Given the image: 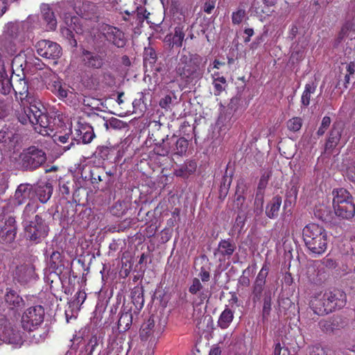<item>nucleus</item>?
I'll return each instance as SVG.
<instances>
[{
	"instance_id": "1",
	"label": "nucleus",
	"mask_w": 355,
	"mask_h": 355,
	"mask_svg": "<svg viewBox=\"0 0 355 355\" xmlns=\"http://www.w3.org/2000/svg\"><path fill=\"white\" fill-rule=\"evenodd\" d=\"M26 105L28 106L23 105V109L18 111L17 117L19 121L22 124L31 123L34 130L41 135L48 134V130H51L52 121L40 99L26 101Z\"/></svg>"
},
{
	"instance_id": "2",
	"label": "nucleus",
	"mask_w": 355,
	"mask_h": 355,
	"mask_svg": "<svg viewBox=\"0 0 355 355\" xmlns=\"http://www.w3.org/2000/svg\"><path fill=\"white\" fill-rule=\"evenodd\" d=\"M347 295L345 291L334 289L314 295L311 300L310 306L317 315H326L345 306Z\"/></svg>"
},
{
	"instance_id": "3",
	"label": "nucleus",
	"mask_w": 355,
	"mask_h": 355,
	"mask_svg": "<svg viewBox=\"0 0 355 355\" xmlns=\"http://www.w3.org/2000/svg\"><path fill=\"white\" fill-rule=\"evenodd\" d=\"M302 234L304 243L309 254L317 257L326 252L329 239L323 226L315 223L308 224L304 227Z\"/></svg>"
},
{
	"instance_id": "4",
	"label": "nucleus",
	"mask_w": 355,
	"mask_h": 355,
	"mask_svg": "<svg viewBox=\"0 0 355 355\" xmlns=\"http://www.w3.org/2000/svg\"><path fill=\"white\" fill-rule=\"evenodd\" d=\"M175 71L177 76L180 78V80L187 85L198 82L204 73V70L200 66V58L196 54L193 55L190 53L180 55Z\"/></svg>"
},
{
	"instance_id": "5",
	"label": "nucleus",
	"mask_w": 355,
	"mask_h": 355,
	"mask_svg": "<svg viewBox=\"0 0 355 355\" xmlns=\"http://www.w3.org/2000/svg\"><path fill=\"white\" fill-rule=\"evenodd\" d=\"M49 228L42 216L35 215L33 220L24 225V236L33 244L41 243L46 237Z\"/></svg>"
},
{
	"instance_id": "6",
	"label": "nucleus",
	"mask_w": 355,
	"mask_h": 355,
	"mask_svg": "<svg viewBox=\"0 0 355 355\" xmlns=\"http://www.w3.org/2000/svg\"><path fill=\"white\" fill-rule=\"evenodd\" d=\"M46 160L45 151L35 146L24 148L19 155L20 164L26 171H35L42 166Z\"/></svg>"
},
{
	"instance_id": "7",
	"label": "nucleus",
	"mask_w": 355,
	"mask_h": 355,
	"mask_svg": "<svg viewBox=\"0 0 355 355\" xmlns=\"http://www.w3.org/2000/svg\"><path fill=\"white\" fill-rule=\"evenodd\" d=\"M0 340L3 343L20 347L25 341V333L13 327L6 318H0Z\"/></svg>"
},
{
	"instance_id": "8",
	"label": "nucleus",
	"mask_w": 355,
	"mask_h": 355,
	"mask_svg": "<svg viewBox=\"0 0 355 355\" xmlns=\"http://www.w3.org/2000/svg\"><path fill=\"white\" fill-rule=\"evenodd\" d=\"M45 310L40 305L28 307L21 317V324L25 331H33L44 321Z\"/></svg>"
},
{
	"instance_id": "9",
	"label": "nucleus",
	"mask_w": 355,
	"mask_h": 355,
	"mask_svg": "<svg viewBox=\"0 0 355 355\" xmlns=\"http://www.w3.org/2000/svg\"><path fill=\"white\" fill-rule=\"evenodd\" d=\"M96 135L92 125L87 123L78 121L74 131H71V141L64 147V150H69L76 146V144H89Z\"/></svg>"
},
{
	"instance_id": "10",
	"label": "nucleus",
	"mask_w": 355,
	"mask_h": 355,
	"mask_svg": "<svg viewBox=\"0 0 355 355\" xmlns=\"http://www.w3.org/2000/svg\"><path fill=\"white\" fill-rule=\"evenodd\" d=\"M166 147L157 148V155L166 156L168 154L182 156L188 150V139L184 137L176 138L173 136L170 139H167Z\"/></svg>"
},
{
	"instance_id": "11",
	"label": "nucleus",
	"mask_w": 355,
	"mask_h": 355,
	"mask_svg": "<svg viewBox=\"0 0 355 355\" xmlns=\"http://www.w3.org/2000/svg\"><path fill=\"white\" fill-rule=\"evenodd\" d=\"M13 91L16 98L20 101L21 105H26V101H33L35 98H38L34 92H31L28 89V81L24 77H19L18 74L14 76Z\"/></svg>"
},
{
	"instance_id": "12",
	"label": "nucleus",
	"mask_w": 355,
	"mask_h": 355,
	"mask_svg": "<svg viewBox=\"0 0 355 355\" xmlns=\"http://www.w3.org/2000/svg\"><path fill=\"white\" fill-rule=\"evenodd\" d=\"M99 31L105 40L117 48H123L126 44L124 33L117 27L103 24L99 28Z\"/></svg>"
},
{
	"instance_id": "13",
	"label": "nucleus",
	"mask_w": 355,
	"mask_h": 355,
	"mask_svg": "<svg viewBox=\"0 0 355 355\" xmlns=\"http://www.w3.org/2000/svg\"><path fill=\"white\" fill-rule=\"evenodd\" d=\"M76 13L80 17L83 22V19L89 21H97L99 19V10L96 3L91 1H83L76 3L74 7ZM83 24L86 27L89 28V26ZM90 29V28H89Z\"/></svg>"
},
{
	"instance_id": "14",
	"label": "nucleus",
	"mask_w": 355,
	"mask_h": 355,
	"mask_svg": "<svg viewBox=\"0 0 355 355\" xmlns=\"http://www.w3.org/2000/svg\"><path fill=\"white\" fill-rule=\"evenodd\" d=\"M35 47L37 54L45 58L58 59L62 55L60 45L51 40H40L36 43Z\"/></svg>"
},
{
	"instance_id": "15",
	"label": "nucleus",
	"mask_w": 355,
	"mask_h": 355,
	"mask_svg": "<svg viewBox=\"0 0 355 355\" xmlns=\"http://www.w3.org/2000/svg\"><path fill=\"white\" fill-rule=\"evenodd\" d=\"M66 24L69 25V28H63L61 29V32L63 35L70 40V43L73 46H77V41L74 37L72 29L78 34L89 33V28L86 27L83 20L80 19L79 17H71L70 23L69 21H66Z\"/></svg>"
},
{
	"instance_id": "16",
	"label": "nucleus",
	"mask_w": 355,
	"mask_h": 355,
	"mask_svg": "<svg viewBox=\"0 0 355 355\" xmlns=\"http://www.w3.org/2000/svg\"><path fill=\"white\" fill-rule=\"evenodd\" d=\"M21 139V135L14 127L3 126L0 130V144L7 150H12Z\"/></svg>"
},
{
	"instance_id": "17",
	"label": "nucleus",
	"mask_w": 355,
	"mask_h": 355,
	"mask_svg": "<svg viewBox=\"0 0 355 355\" xmlns=\"http://www.w3.org/2000/svg\"><path fill=\"white\" fill-rule=\"evenodd\" d=\"M236 249V245L232 238L222 239L218 242L214 255L218 254L219 261H225L232 257Z\"/></svg>"
},
{
	"instance_id": "18",
	"label": "nucleus",
	"mask_w": 355,
	"mask_h": 355,
	"mask_svg": "<svg viewBox=\"0 0 355 355\" xmlns=\"http://www.w3.org/2000/svg\"><path fill=\"white\" fill-rule=\"evenodd\" d=\"M17 233L15 217L9 216L5 224L0 228V242L10 243L14 241Z\"/></svg>"
},
{
	"instance_id": "19",
	"label": "nucleus",
	"mask_w": 355,
	"mask_h": 355,
	"mask_svg": "<svg viewBox=\"0 0 355 355\" xmlns=\"http://www.w3.org/2000/svg\"><path fill=\"white\" fill-rule=\"evenodd\" d=\"M189 28H185L184 24H179L174 28L173 34L166 35L164 41L168 44L171 48H181L184 40L185 33Z\"/></svg>"
},
{
	"instance_id": "20",
	"label": "nucleus",
	"mask_w": 355,
	"mask_h": 355,
	"mask_svg": "<svg viewBox=\"0 0 355 355\" xmlns=\"http://www.w3.org/2000/svg\"><path fill=\"white\" fill-rule=\"evenodd\" d=\"M344 130L345 125L343 123L340 121L334 123L325 143L326 150H329V149H334L336 147L340 142Z\"/></svg>"
},
{
	"instance_id": "21",
	"label": "nucleus",
	"mask_w": 355,
	"mask_h": 355,
	"mask_svg": "<svg viewBox=\"0 0 355 355\" xmlns=\"http://www.w3.org/2000/svg\"><path fill=\"white\" fill-rule=\"evenodd\" d=\"M82 60L85 66L92 69H101L105 64V56L99 53L84 49L82 53Z\"/></svg>"
},
{
	"instance_id": "22",
	"label": "nucleus",
	"mask_w": 355,
	"mask_h": 355,
	"mask_svg": "<svg viewBox=\"0 0 355 355\" xmlns=\"http://www.w3.org/2000/svg\"><path fill=\"white\" fill-rule=\"evenodd\" d=\"M133 321L132 307L123 306L121 315L118 320V329L121 331H125L130 329Z\"/></svg>"
},
{
	"instance_id": "23",
	"label": "nucleus",
	"mask_w": 355,
	"mask_h": 355,
	"mask_svg": "<svg viewBox=\"0 0 355 355\" xmlns=\"http://www.w3.org/2000/svg\"><path fill=\"white\" fill-rule=\"evenodd\" d=\"M47 89L50 90L51 93L56 95L60 99L65 98L68 95V89L66 85H63L61 80L59 78H53L48 82L46 85Z\"/></svg>"
},
{
	"instance_id": "24",
	"label": "nucleus",
	"mask_w": 355,
	"mask_h": 355,
	"mask_svg": "<svg viewBox=\"0 0 355 355\" xmlns=\"http://www.w3.org/2000/svg\"><path fill=\"white\" fill-rule=\"evenodd\" d=\"M197 166L198 164L195 160L188 159L175 169L174 175L182 178H188L189 176L195 173Z\"/></svg>"
},
{
	"instance_id": "25",
	"label": "nucleus",
	"mask_w": 355,
	"mask_h": 355,
	"mask_svg": "<svg viewBox=\"0 0 355 355\" xmlns=\"http://www.w3.org/2000/svg\"><path fill=\"white\" fill-rule=\"evenodd\" d=\"M4 298L8 307L11 310H15V309L24 306V300L15 290L7 288Z\"/></svg>"
},
{
	"instance_id": "26",
	"label": "nucleus",
	"mask_w": 355,
	"mask_h": 355,
	"mask_svg": "<svg viewBox=\"0 0 355 355\" xmlns=\"http://www.w3.org/2000/svg\"><path fill=\"white\" fill-rule=\"evenodd\" d=\"M34 196V190L31 184H21L15 193V200L18 205L24 204L26 200Z\"/></svg>"
},
{
	"instance_id": "27",
	"label": "nucleus",
	"mask_w": 355,
	"mask_h": 355,
	"mask_svg": "<svg viewBox=\"0 0 355 355\" xmlns=\"http://www.w3.org/2000/svg\"><path fill=\"white\" fill-rule=\"evenodd\" d=\"M131 299L135 306L134 313L139 314L141 309L144 308V287L136 286L131 291Z\"/></svg>"
},
{
	"instance_id": "28",
	"label": "nucleus",
	"mask_w": 355,
	"mask_h": 355,
	"mask_svg": "<svg viewBox=\"0 0 355 355\" xmlns=\"http://www.w3.org/2000/svg\"><path fill=\"white\" fill-rule=\"evenodd\" d=\"M338 216L344 218H350L354 216L355 205L354 204L352 196L347 199L345 202L341 204L334 210Z\"/></svg>"
},
{
	"instance_id": "29",
	"label": "nucleus",
	"mask_w": 355,
	"mask_h": 355,
	"mask_svg": "<svg viewBox=\"0 0 355 355\" xmlns=\"http://www.w3.org/2000/svg\"><path fill=\"white\" fill-rule=\"evenodd\" d=\"M105 176L103 168H94L90 171V180L92 187L98 189V191H104L108 189V186H101V183L105 181Z\"/></svg>"
},
{
	"instance_id": "30",
	"label": "nucleus",
	"mask_w": 355,
	"mask_h": 355,
	"mask_svg": "<svg viewBox=\"0 0 355 355\" xmlns=\"http://www.w3.org/2000/svg\"><path fill=\"white\" fill-rule=\"evenodd\" d=\"M202 288L203 286L200 279L198 277H194L188 290L189 292H190V293L192 295H197L199 293L200 301L201 302H203L205 300H209L211 294L209 291H202Z\"/></svg>"
},
{
	"instance_id": "31",
	"label": "nucleus",
	"mask_w": 355,
	"mask_h": 355,
	"mask_svg": "<svg viewBox=\"0 0 355 355\" xmlns=\"http://www.w3.org/2000/svg\"><path fill=\"white\" fill-rule=\"evenodd\" d=\"M282 204V198L276 196L268 202L266 206V216L270 218H275L279 216V209Z\"/></svg>"
},
{
	"instance_id": "32",
	"label": "nucleus",
	"mask_w": 355,
	"mask_h": 355,
	"mask_svg": "<svg viewBox=\"0 0 355 355\" xmlns=\"http://www.w3.org/2000/svg\"><path fill=\"white\" fill-rule=\"evenodd\" d=\"M53 189L50 183L40 184L34 190V193L37 196L41 203H46L52 196Z\"/></svg>"
},
{
	"instance_id": "33",
	"label": "nucleus",
	"mask_w": 355,
	"mask_h": 355,
	"mask_svg": "<svg viewBox=\"0 0 355 355\" xmlns=\"http://www.w3.org/2000/svg\"><path fill=\"white\" fill-rule=\"evenodd\" d=\"M35 268L31 265H21L17 266L16 276L19 282H28L34 277Z\"/></svg>"
},
{
	"instance_id": "34",
	"label": "nucleus",
	"mask_w": 355,
	"mask_h": 355,
	"mask_svg": "<svg viewBox=\"0 0 355 355\" xmlns=\"http://www.w3.org/2000/svg\"><path fill=\"white\" fill-rule=\"evenodd\" d=\"M149 139L153 140L155 147L153 151L157 155V148L158 147H167V142L165 143V139L168 138V135H162L160 130L153 131L151 134H149Z\"/></svg>"
},
{
	"instance_id": "35",
	"label": "nucleus",
	"mask_w": 355,
	"mask_h": 355,
	"mask_svg": "<svg viewBox=\"0 0 355 355\" xmlns=\"http://www.w3.org/2000/svg\"><path fill=\"white\" fill-rule=\"evenodd\" d=\"M334 194V200H333V205L334 209H336L341 204L345 203L349 198L352 196L349 192H348L344 188L337 189V190L333 191Z\"/></svg>"
},
{
	"instance_id": "36",
	"label": "nucleus",
	"mask_w": 355,
	"mask_h": 355,
	"mask_svg": "<svg viewBox=\"0 0 355 355\" xmlns=\"http://www.w3.org/2000/svg\"><path fill=\"white\" fill-rule=\"evenodd\" d=\"M265 291L270 290L266 289V285L263 284V283H260L254 280L252 285V302L254 304L259 302L261 298H263Z\"/></svg>"
},
{
	"instance_id": "37",
	"label": "nucleus",
	"mask_w": 355,
	"mask_h": 355,
	"mask_svg": "<svg viewBox=\"0 0 355 355\" xmlns=\"http://www.w3.org/2000/svg\"><path fill=\"white\" fill-rule=\"evenodd\" d=\"M49 266L56 272H62L64 268V265L60 252H53L51 253V257L49 258Z\"/></svg>"
},
{
	"instance_id": "38",
	"label": "nucleus",
	"mask_w": 355,
	"mask_h": 355,
	"mask_svg": "<svg viewBox=\"0 0 355 355\" xmlns=\"http://www.w3.org/2000/svg\"><path fill=\"white\" fill-rule=\"evenodd\" d=\"M234 312L229 307H225L218 319V325L221 329H226L230 327L234 319Z\"/></svg>"
},
{
	"instance_id": "39",
	"label": "nucleus",
	"mask_w": 355,
	"mask_h": 355,
	"mask_svg": "<svg viewBox=\"0 0 355 355\" xmlns=\"http://www.w3.org/2000/svg\"><path fill=\"white\" fill-rule=\"evenodd\" d=\"M272 310V293L271 291H265L263 298L262 320H268Z\"/></svg>"
},
{
	"instance_id": "40",
	"label": "nucleus",
	"mask_w": 355,
	"mask_h": 355,
	"mask_svg": "<svg viewBox=\"0 0 355 355\" xmlns=\"http://www.w3.org/2000/svg\"><path fill=\"white\" fill-rule=\"evenodd\" d=\"M316 89L317 85L314 82L309 83L305 85L301 96V103L303 106H309L311 94L315 92Z\"/></svg>"
},
{
	"instance_id": "41",
	"label": "nucleus",
	"mask_w": 355,
	"mask_h": 355,
	"mask_svg": "<svg viewBox=\"0 0 355 355\" xmlns=\"http://www.w3.org/2000/svg\"><path fill=\"white\" fill-rule=\"evenodd\" d=\"M130 207V201L118 200L112 205V212L114 216L121 217L124 216Z\"/></svg>"
},
{
	"instance_id": "42",
	"label": "nucleus",
	"mask_w": 355,
	"mask_h": 355,
	"mask_svg": "<svg viewBox=\"0 0 355 355\" xmlns=\"http://www.w3.org/2000/svg\"><path fill=\"white\" fill-rule=\"evenodd\" d=\"M214 87V94L215 96H220L223 94V91H225L227 85V80L225 76L218 78L211 82Z\"/></svg>"
},
{
	"instance_id": "43",
	"label": "nucleus",
	"mask_w": 355,
	"mask_h": 355,
	"mask_svg": "<svg viewBox=\"0 0 355 355\" xmlns=\"http://www.w3.org/2000/svg\"><path fill=\"white\" fill-rule=\"evenodd\" d=\"M43 19L47 24V28L50 30H55L57 27V20L53 13L49 8L44 10L42 12Z\"/></svg>"
},
{
	"instance_id": "44",
	"label": "nucleus",
	"mask_w": 355,
	"mask_h": 355,
	"mask_svg": "<svg viewBox=\"0 0 355 355\" xmlns=\"http://www.w3.org/2000/svg\"><path fill=\"white\" fill-rule=\"evenodd\" d=\"M37 205H35L34 202H29L28 203L25 208L24 209L23 213H22V219H23V224L24 226V223H27L28 221L33 220V219H31V217L35 215V214L37 211Z\"/></svg>"
},
{
	"instance_id": "45",
	"label": "nucleus",
	"mask_w": 355,
	"mask_h": 355,
	"mask_svg": "<svg viewBox=\"0 0 355 355\" xmlns=\"http://www.w3.org/2000/svg\"><path fill=\"white\" fill-rule=\"evenodd\" d=\"M232 178H229L227 175L223 176L221 180L220 187L219 189V198L221 200L225 199L232 183Z\"/></svg>"
},
{
	"instance_id": "46",
	"label": "nucleus",
	"mask_w": 355,
	"mask_h": 355,
	"mask_svg": "<svg viewBox=\"0 0 355 355\" xmlns=\"http://www.w3.org/2000/svg\"><path fill=\"white\" fill-rule=\"evenodd\" d=\"M99 345V338L96 335H92L85 345V352L88 355H93L94 352Z\"/></svg>"
},
{
	"instance_id": "47",
	"label": "nucleus",
	"mask_w": 355,
	"mask_h": 355,
	"mask_svg": "<svg viewBox=\"0 0 355 355\" xmlns=\"http://www.w3.org/2000/svg\"><path fill=\"white\" fill-rule=\"evenodd\" d=\"M104 121V125L106 128H112L114 130H123V128H126L127 123L121 119L112 117L109 119L108 121Z\"/></svg>"
},
{
	"instance_id": "48",
	"label": "nucleus",
	"mask_w": 355,
	"mask_h": 355,
	"mask_svg": "<svg viewBox=\"0 0 355 355\" xmlns=\"http://www.w3.org/2000/svg\"><path fill=\"white\" fill-rule=\"evenodd\" d=\"M270 271V263L266 261L255 278V281L266 286V278Z\"/></svg>"
},
{
	"instance_id": "49",
	"label": "nucleus",
	"mask_w": 355,
	"mask_h": 355,
	"mask_svg": "<svg viewBox=\"0 0 355 355\" xmlns=\"http://www.w3.org/2000/svg\"><path fill=\"white\" fill-rule=\"evenodd\" d=\"M13 80L14 76H12L10 78H5L1 81L0 92L1 94H8L10 93L11 90H13Z\"/></svg>"
},
{
	"instance_id": "50",
	"label": "nucleus",
	"mask_w": 355,
	"mask_h": 355,
	"mask_svg": "<svg viewBox=\"0 0 355 355\" xmlns=\"http://www.w3.org/2000/svg\"><path fill=\"white\" fill-rule=\"evenodd\" d=\"M309 355H331V350L321 344H315L309 347Z\"/></svg>"
},
{
	"instance_id": "51",
	"label": "nucleus",
	"mask_w": 355,
	"mask_h": 355,
	"mask_svg": "<svg viewBox=\"0 0 355 355\" xmlns=\"http://www.w3.org/2000/svg\"><path fill=\"white\" fill-rule=\"evenodd\" d=\"M157 59V53L155 50L151 47L145 48L144 53V62H147L150 64L155 63Z\"/></svg>"
},
{
	"instance_id": "52",
	"label": "nucleus",
	"mask_w": 355,
	"mask_h": 355,
	"mask_svg": "<svg viewBox=\"0 0 355 355\" xmlns=\"http://www.w3.org/2000/svg\"><path fill=\"white\" fill-rule=\"evenodd\" d=\"M155 327V320L153 316H150L146 322L144 323L141 327V334L149 336L153 331Z\"/></svg>"
},
{
	"instance_id": "53",
	"label": "nucleus",
	"mask_w": 355,
	"mask_h": 355,
	"mask_svg": "<svg viewBox=\"0 0 355 355\" xmlns=\"http://www.w3.org/2000/svg\"><path fill=\"white\" fill-rule=\"evenodd\" d=\"M286 125L291 131L297 132L300 130L302 126V119L300 117H293L286 122Z\"/></svg>"
},
{
	"instance_id": "54",
	"label": "nucleus",
	"mask_w": 355,
	"mask_h": 355,
	"mask_svg": "<svg viewBox=\"0 0 355 355\" xmlns=\"http://www.w3.org/2000/svg\"><path fill=\"white\" fill-rule=\"evenodd\" d=\"M72 133L71 134H64L62 135H58L55 137V141L58 144H61V148L63 151H65L64 147L65 145H68L71 141Z\"/></svg>"
},
{
	"instance_id": "55",
	"label": "nucleus",
	"mask_w": 355,
	"mask_h": 355,
	"mask_svg": "<svg viewBox=\"0 0 355 355\" xmlns=\"http://www.w3.org/2000/svg\"><path fill=\"white\" fill-rule=\"evenodd\" d=\"M291 187L286 192V197L289 198L293 201H295L297 200V196L298 193V187L297 184L293 182H291L290 183Z\"/></svg>"
},
{
	"instance_id": "56",
	"label": "nucleus",
	"mask_w": 355,
	"mask_h": 355,
	"mask_svg": "<svg viewBox=\"0 0 355 355\" xmlns=\"http://www.w3.org/2000/svg\"><path fill=\"white\" fill-rule=\"evenodd\" d=\"M86 299V293L83 291H78L74 295L72 304L73 306H78L83 304Z\"/></svg>"
},
{
	"instance_id": "57",
	"label": "nucleus",
	"mask_w": 355,
	"mask_h": 355,
	"mask_svg": "<svg viewBox=\"0 0 355 355\" xmlns=\"http://www.w3.org/2000/svg\"><path fill=\"white\" fill-rule=\"evenodd\" d=\"M245 15V11L243 10H239L233 12L232 15V22L234 24H239L243 21Z\"/></svg>"
},
{
	"instance_id": "58",
	"label": "nucleus",
	"mask_w": 355,
	"mask_h": 355,
	"mask_svg": "<svg viewBox=\"0 0 355 355\" xmlns=\"http://www.w3.org/2000/svg\"><path fill=\"white\" fill-rule=\"evenodd\" d=\"M269 178H270V175H265V174L261 177V178L259 181V184H258V187H257V197H258L259 196V192L261 193V191H263L264 189H266V187L268 184Z\"/></svg>"
},
{
	"instance_id": "59",
	"label": "nucleus",
	"mask_w": 355,
	"mask_h": 355,
	"mask_svg": "<svg viewBox=\"0 0 355 355\" xmlns=\"http://www.w3.org/2000/svg\"><path fill=\"white\" fill-rule=\"evenodd\" d=\"M198 277L202 282H209L211 278L209 269L205 268V266H201Z\"/></svg>"
},
{
	"instance_id": "60",
	"label": "nucleus",
	"mask_w": 355,
	"mask_h": 355,
	"mask_svg": "<svg viewBox=\"0 0 355 355\" xmlns=\"http://www.w3.org/2000/svg\"><path fill=\"white\" fill-rule=\"evenodd\" d=\"M322 263L328 268H336L337 263L334 259L325 257L322 259Z\"/></svg>"
},
{
	"instance_id": "61",
	"label": "nucleus",
	"mask_w": 355,
	"mask_h": 355,
	"mask_svg": "<svg viewBox=\"0 0 355 355\" xmlns=\"http://www.w3.org/2000/svg\"><path fill=\"white\" fill-rule=\"evenodd\" d=\"M60 191L62 195L69 196L70 193V188L69 187V182H67V183L60 182Z\"/></svg>"
},
{
	"instance_id": "62",
	"label": "nucleus",
	"mask_w": 355,
	"mask_h": 355,
	"mask_svg": "<svg viewBox=\"0 0 355 355\" xmlns=\"http://www.w3.org/2000/svg\"><path fill=\"white\" fill-rule=\"evenodd\" d=\"M215 8V1L211 0V1L205 2L204 3V12L207 13H211V11Z\"/></svg>"
},
{
	"instance_id": "63",
	"label": "nucleus",
	"mask_w": 355,
	"mask_h": 355,
	"mask_svg": "<svg viewBox=\"0 0 355 355\" xmlns=\"http://www.w3.org/2000/svg\"><path fill=\"white\" fill-rule=\"evenodd\" d=\"M286 349L283 350L279 343L275 344L273 355H285Z\"/></svg>"
},
{
	"instance_id": "64",
	"label": "nucleus",
	"mask_w": 355,
	"mask_h": 355,
	"mask_svg": "<svg viewBox=\"0 0 355 355\" xmlns=\"http://www.w3.org/2000/svg\"><path fill=\"white\" fill-rule=\"evenodd\" d=\"M114 175V173H113V172L111 171H106V172L104 171V175L105 176V185H107L108 188L110 187V184L113 183V180H111V178Z\"/></svg>"
}]
</instances>
